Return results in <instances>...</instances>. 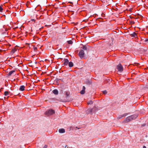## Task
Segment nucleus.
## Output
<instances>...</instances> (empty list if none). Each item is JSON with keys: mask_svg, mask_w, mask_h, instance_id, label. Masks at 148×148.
<instances>
[{"mask_svg": "<svg viewBox=\"0 0 148 148\" xmlns=\"http://www.w3.org/2000/svg\"><path fill=\"white\" fill-rule=\"evenodd\" d=\"M55 112L54 110L52 109H51L46 111L45 114L46 115H52L54 114Z\"/></svg>", "mask_w": 148, "mask_h": 148, "instance_id": "nucleus-1", "label": "nucleus"}, {"mask_svg": "<svg viewBox=\"0 0 148 148\" xmlns=\"http://www.w3.org/2000/svg\"><path fill=\"white\" fill-rule=\"evenodd\" d=\"M63 62H64V63L62 64V65H67L68 64V65H73V63L71 62H69V60L66 59H64Z\"/></svg>", "mask_w": 148, "mask_h": 148, "instance_id": "nucleus-2", "label": "nucleus"}, {"mask_svg": "<svg viewBox=\"0 0 148 148\" xmlns=\"http://www.w3.org/2000/svg\"><path fill=\"white\" fill-rule=\"evenodd\" d=\"M116 68L118 71L120 72H121L123 71L122 65H117Z\"/></svg>", "mask_w": 148, "mask_h": 148, "instance_id": "nucleus-3", "label": "nucleus"}, {"mask_svg": "<svg viewBox=\"0 0 148 148\" xmlns=\"http://www.w3.org/2000/svg\"><path fill=\"white\" fill-rule=\"evenodd\" d=\"M95 108H89L87 110V112L89 114H92L93 112H95Z\"/></svg>", "mask_w": 148, "mask_h": 148, "instance_id": "nucleus-4", "label": "nucleus"}, {"mask_svg": "<svg viewBox=\"0 0 148 148\" xmlns=\"http://www.w3.org/2000/svg\"><path fill=\"white\" fill-rule=\"evenodd\" d=\"M84 55V52L83 49L81 50L79 53V55L81 58H83Z\"/></svg>", "mask_w": 148, "mask_h": 148, "instance_id": "nucleus-5", "label": "nucleus"}, {"mask_svg": "<svg viewBox=\"0 0 148 148\" xmlns=\"http://www.w3.org/2000/svg\"><path fill=\"white\" fill-rule=\"evenodd\" d=\"M131 117V116L127 117L125 120V122L126 123L132 120V118Z\"/></svg>", "mask_w": 148, "mask_h": 148, "instance_id": "nucleus-6", "label": "nucleus"}, {"mask_svg": "<svg viewBox=\"0 0 148 148\" xmlns=\"http://www.w3.org/2000/svg\"><path fill=\"white\" fill-rule=\"evenodd\" d=\"M138 114H134L131 116L132 118V120L134 119H136L138 116Z\"/></svg>", "mask_w": 148, "mask_h": 148, "instance_id": "nucleus-7", "label": "nucleus"}, {"mask_svg": "<svg viewBox=\"0 0 148 148\" xmlns=\"http://www.w3.org/2000/svg\"><path fill=\"white\" fill-rule=\"evenodd\" d=\"M58 131L60 133H63L65 132V130L64 129L62 128L59 129Z\"/></svg>", "mask_w": 148, "mask_h": 148, "instance_id": "nucleus-8", "label": "nucleus"}, {"mask_svg": "<svg viewBox=\"0 0 148 148\" xmlns=\"http://www.w3.org/2000/svg\"><path fill=\"white\" fill-rule=\"evenodd\" d=\"M25 88V86H20V88H19V90L23 91L24 90Z\"/></svg>", "mask_w": 148, "mask_h": 148, "instance_id": "nucleus-9", "label": "nucleus"}, {"mask_svg": "<svg viewBox=\"0 0 148 148\" xmlns=\"http://www.w3.org/2000/svg\"><path fill=\"white\" fill-rule=\"evenodd\" d=\"M15 72V71L14 70L10 71L8 75V76H11L12 74H13Z\"/></svg>", "mask_w": 148, "mask_h": 148, "instance_id": "nucleus-10", "label": "nucleus"}, {"mask_svg": "<svg viewBox=\"0 0 148 148\" xmlns=\"http://www.w3.org/2000/svg\"><path fill=\"white\" fill-rule=\"evenodd\" d=\"M52 92L55 95H58V90L56 89L54 90Z\"/></svg>", "mask_w": 148, "mask_h": 148, "instance_id": "nucleus-11", "label": "nucleus"}, {"mask_svg": "<svg viewBox=\"0 0 148 148\" xmlns=\"http://www.w3.org/2000/svg\"><path fill=\"white\" fill-rule=\"evenodd\" d=\"M16 49L15 48L12 49L11 51V53L12 54H13L15 52V51H16Z\"/></svg>", "mask_w": 148, "mask_h": 148, "instance_id": "nucleus-12", "label": "nucleus"}, {"mask_svg": "<svg viewBox=\"0 0 148 148\" xmlns=\"http://www.w3.org/2000/svg\"><path fill=\"white\" fill-rule=\"evenodd\" d=\"M128 113H125V114H123L122 115H121V117L119 118V119L123 117L126 116L127 115H128Z\"/></svg>", "mask_w": 148, "mask_h": 148, "instance_id": "nucleus-13", "label": "nucleus"}, {"mask_svg": "<svg viewBox=\"0 0 148 148\" xmlns=\"http://www.w3.org/2000/svg\"><path fill=\"white\" fill-rule=\"evenodd\" d=\"M86 84H89L91 83V82L89 80H86Z\"/></svg>", "mask_w": 148, "mask_h": 148, "instance_id": "nucleus-14", "label": "nucleus"}, {"mask_svg": "<svg viewBox=\"0 0 148 148\" xmlns=\"http://www.w3.org/2000/svg\"><path fill=\"white\" fill-rule=\"evenodd\" d=\"M85 93V90H82L80 91V93L81 94L83 95Z\"/></svg>", "mask_w": 148, "mask_h": 148, "instance_id": "nucleus-15", "label": "nucleus"}, {"mask_svg": "<svg viewBox=\"0 0 148 148\" xmlns=\"http://www.w3.org/2000/svg\"><path fill=\"white\" fill-rule=\"evenodd\" d=\"M67 42L69 44H72L73 43V42L71 40L68 41Z\"/></svg>", "mask_w": 148, "mask_h": 148, "instance_id": "nucleus-16", "label": "nucleus"}, {"mask_svg": "<svg viewBox=\"0 0 148 148\" xmlns=\"http://www.w3.org/2000/svg\"><path fill=\"white\" fill-rule=\"evenodd\" d=\"M9 93V92L7 91H5L4 92V95L5 96H7L8 95Z\"/></svg>", "mask_w": 148, "mask_h": 148, "instance_id": "nucleus-17", "label": "nucleus"}, {"mask_svg": "<svg viewBox=\"0 0 148 148\" xmlns=\"http://www.w3.org/2000/svg\"><path fill=\"white\" fill-rule=\"evenodd\" d=\"M65 94L67 97H68L69 95V93L68 92L66 91L65 92Z\"/></svg>", "mask_w": 148, "mask_h": 148, "instance_id": "nucleus-18", "label": "nucleus"}, {"mask_svg": "<svg viewBox=\"0 0 148 148\" xmlns=\"http://www.w3.org/2000/svg\"><path fill=\"white\" fill-rule=\"evenodd\" d=\"M82 49L85 50H87V47L86 46H84L82 48Z\"/></svg>", "mask_w": 148, "mask_h": 148, "instance_id": "nucleus-19", "label": "nucleus"}, {"mask_svg": "<svg viewBox=\"0 0 148 148\" xmlns=\"http://www.w3.org/2000/svg\"><path fill=\"white\" fill-rule=\"evenodd\" d=\"M88 104H92L93 103V101H90L87 103Z\"/></svg>", "mask_w": 148, "mask_h": 148, "instance_id": "nucleus-20", "label": "nucleus"}, {"mask_svg": "<svg viewBox=\"0 0 148 148\" xmlns=\"http://www.w3.org/2000/svg\"><path fill=\"white\" fill-rule=\"evenodd\" d=\"M132 36L133 37H135L137 36V34L136 33H134L132 34Z\"/></svg>", "mask_w": 148, "mask_h": 148, "instance_id": "nucleus-21", "label": "nucleus"}, {"mask_svg": "<svg viewBox=\"0 0 148 148\" xmlns=\"http://www.w3.org/2000/svg\"><path fill=\"white\" fill-rule=\"evenodd\" d=\"M73 66V65H69V68L68 69L70 71H71L70 68L72 67Z\"/></svg>", "mask_w": 148, "mask_h": 148, "instance_id": "nucleus-22", "label": "nucleus"}, {"mask_svg": "<svg viewBox=\"0 0 148 148\" xmlns=\"http://www.w3.org/2000/svg\"><path fill=\"white\" fill-rule=\"evenodd\" d=\"M103 94H106L107 93V92L106 90H105L103 91Z\"/></svg>", "mask_w": 148, "mask_h": 148, "instance_id": "nucleus-23", "label": "nucleus"}, {"mask_svg": "<svg viewBox=\"0 0 148 148\" xmlns=\"http://www.w3.org/2000/svg\"><path fill=\"white\" fill-rule=\"evenodd\" d=\"M33 49L34 51H36V50H37V48L36 47H34Z\"/></svg>", "mask_w": 148, "mask_h": 148, "instance_id": "nucleus-24", "label": "nucleus"}, {"mask_svg": "<svg viewBox=\"0 0 148 148\" xmlns=\"http://www.w3.org/2000/svg\"><path fill=\"white\" fill-rule=\"evenodd\" d=\"M3 10V8L1 7V6H0V12H1Z\"/></svg>", "mask_w": 148, "mask_h": 148, "instance_id": "nucleus-25", "label": "nucleus"}, {"mask_svg": "<svg viewBox=\"0 0 148 148\" xmlns=\"http://www.w3.org/2000/svg\"><path fill=\"white\" fill-rule=\"evenodd\" d=\"M130 23H132V24H134V23H135L134 22V21H130Z\"/></svg>", "mask_w": 148, "mask_h": 148, "instance_id": "nucleus-26", "label": "nucleus"}, {"mask_svg": "<svg viewBox=\"0 0 148 148\" xmlns=\"http://www.w3.org/2000/svg\"><path fill=\"white\" fill-rule=\"evenodd\" d=\"M47 146L46 145H45L43 147V148H47Z\"/></svg>", "mask_w": 148, "mask_h": 148, "instance_id": "nucleus-27", "label": "nucleus"}, {"mask_svg": "<svg viewBox=\"0 0 148 148\" xmlns=\"http://www.w3.org/2000/svg\"><path fill=\"white\" fill-rule=\"evenodd\" d=\"M144 42H148V39H145L144 40Z\"/></svg>", "mask_w": 148, "mask_h": 148, "instance_id": "nucleus-28", "label": "nucleus"}, {"mask_svg": "<svg viewBox=\"0 0 148 148\" xmlns=\"http://www.w3.org/2000/svg\"><path fill=\"white\" fill-rule=\"evenodd\" d=\"M86 88L84 86H83L82 87V90H85Z\"/></svg>", "mask_w": 148, "mask_h": 148, "instance_id": "nucleus-29", "label": "nucleus"}, {"mask_svg": "<svg viewBox=\"0 0 148 148\" xmlns=\"http://www.w3.org/2000/svg\"><path fill=\"white\" fill-rule=\"evenodd\" d=\"M146 124L145 123H144L142 125V126H145L146 125Z\"/></svg>", "mask_w": 148, "mask_h": 148, "instance_id": "nucleus-30", "label": "nucleus"}, {"mask_svg": "<svg viewBox=\"0 0 148 148\" xmlns=\"http://www.w3.org/2000/svg\"><path fill=\"white\" fill-rule=\"evenodd\" d=\"M31 21H35V20L34 19H31Z\"/></svg>", "mask_w": 148, "mask_h": 148, "instance_id": "nucleus-31", "label": "nucleus"}, {"mask_svg": "<svg viewBox=\"0 0 148 148\" xmlns=\"http://www.w3.org/2000/svg\"><path fill=\"white\" fill-rule=\"evenodd\" d=\"M61 101L63 102H66V101L65 100H64V101Z\"/></svg>", "mask_w": 148, "mask_h": 148, "instance_id": "nucleus-32", "label": "nucleus"}, {"mask_svg": "<svg viewBox=\"0 0 148 148\" xmlns=\"http://www.w3.org/2000/svg\"><path fill=\"white\" fill-rule=\"evenodd\" d=\"M37 64V62L36 61H35L34 62V64Z\"/></svg>", "mask_w": 148, "mask_h": 148, "instance_id": "nucleus-33", "label": "nucleus"}, {"mask_svg": "<svg viewBox=\"0 0 148 148\" xmlns=\"http://www.w3.org/2000/svg\"><path fill=\"white\" fill-rule=\"evenodd\" d=\"M143 148H146L145 146H143Z\"/></svg>", "mask_w": 148, "mask_h": 148, "instance_id": "nucleus-34", "label": "nucleus"}, {"mask_svg": "<svg viewBox=\"0 0 148 148\" xmlns=\"http://www.w3.org/2000/svg\"><path fill=\"white\" fill-rule=\"evenodd\" d=\"M134 64H139V63H136V62H135V63H134Z\"/></svg>", "mask_w": 148, "mask_h": 148, "instance_id": "nucleus-35", "label": "nucleus"}, {"mask_svg": "<svg viewBox=\"0 0 148 148\" xmlns=\"http://www.w3.org/2000/svg\"><path fill=\"white\" fill-rule=\"evenodd\" d=\"M58 68H59V69H61V67H58Z\"/></svg>", "mask_w": 148, "mask_h": 148, "instance_id": "nucleus-36", "label": "nucleus"}, {"mask_svg": "<svg viewBox=\"0 0 148 148\" xmlns=\"http://www.w3.org/2000/svg\"><path fill=\"white\" fill-rule=\"evenodd\" d=\"M118 65H121V64L120 63Z\"/></svg>", "mask_w": 148, "mask_h": 148, "instance_id": "nucleus-37", "label": "nucleus"}, {"mask_svg": "<svg viewBox=\"0 0 148 148\" xmlns=\"http://www.w3.org/2000/svg\"><path fill=\"white\" fill-rule=\"evenodd\" d=\"M129 65H133V64H130Z\"/></svg>", "mask_w": 148, "mask_h": 148, "instance_id": "nucleus-38", "label": "nucleus"}, {"mask_svg": "<svg viewBox=\"0 0 148 148\" xmlns=\"http://www.w3.org/2000/svg\"><path fill=\"white\" fill-rule=\"evenodd\" d=\"M67 147V145H66L65 146V148H66Z\"/></svg>", "mask_w": 148, "mask_h": 148, "instance_id": "nucleus-39", "label": "nucleus"}, {"mask_svg": "<svg viewBox=\"0 0 148 148\" xmlns=\"http://www.w3.org/2000/svg\"><path fill=\"white\" fill-rule=\"evenodd\" d=\"M108 80L109 81H110V79H108Z\"/></svg>", "mask_w": 148, "mask_h": 148, "instance_id": "nucleus-40", "label": "nucleus"}, {"mask_svg": "<svg viewBox=\"0 0 148 148\" xmlns=\"http://www.w3.org/2000/svg\"><path fill=\"white\" fill-rule=\"evenodd\" d=\"M11 67H12V68H13V67L12 66H11Z\"/></svg>", "mask_w": 148, "mask_h": 148, "instance_id": "nucleus-41", "label": "nucleus"}, {"mask_svg": "<svg viewBox=\"0 0 148 148\" xmlns=\"http://www.w3.org/2000/svg\"><path fill=\"white\" fill-rule=\"evenodd\" d=\"M147 68L148 69V66L147 67Z\"/></svg>", "mask_w": 148, "mask_h": 148, "instance_id": "nucleus-42", "label": "nucleus"}, {"mask_svg": "<svg viewBox=\"0 0 148 148\" xmlns=\"http://www.w3.org/2000/svg\"><path fill=\"white\" fill-rule=\"evenodd\" d=\"M56 69V67L55 68Z\"/></svg>", "mask_w": 148, "mask_h": 148, "instance_id": "nucleus-43", "label": "nucleus"}]
</instances>
